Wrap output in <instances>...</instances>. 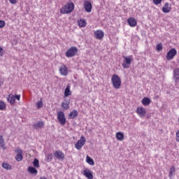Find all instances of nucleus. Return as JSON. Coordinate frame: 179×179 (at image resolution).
<instances>
[{
    "mask_svg": "<svg viewBox=\"0 0 179 179\" xmlns=\"http://www.w3.org/2000/svg\"><path fill=\"white\" fill-rule=\"evenodd\" d=\"M75 10V4L72 1L67 2L64 6L60 9V13L62 15H69Z\"/></svg>",
    "mask_w": 179,
    "mask_h": 179,
    "instance_id": "1",
    "label": "nucleus"
},
{
    "mask_svg": "<svg viewBox=\"0 0 179 179\" xmlns=\"http://www.w3.org/2000/svg\"><path fill=\"white\" fill-rule=\"evenodd\" d=\"M111 83L114 89H120L122 82L121 81V78H120V76L113 74L111 77Z\"/></svg>",
    "mask_w": 179,
    "mask_h": 179,
    "instance_id": "2",
    "label": "nucleus"
},
{
    "mask_svg": "<svg viewBox=\"0 0 179 179\" xmlns=\"http://www.w3.org/2000/svg\"><path fill=\"white\" fill-rule=\"evenodd\" d=\"M123 59L122 64V68H124V69H129V66H131V64H132V61H134V58L132 56H124Z\"/></svg>",
    "mask_w": 179,
    "mask_h": 179,
    "instance_id": "3",
    "label": "nucleus"
},
{
    "mask_svg": "<svg viewBox=\"0 0 179 179\" xmlns=\"http://www.w3.org/2000/svg\"><path fill=\"white\" fill-rule=\"evenodd\" d=\"M7 100L8 102H10V104H11V106H15L16 100L20 101V95H13L12 94H10L7 96Z\"/></svg>",
    "mask_w": 179,
    "mask_h": 179,
    "instance_id": "4",
    "label": "nucleus"
},
{
    "mask_svg": "<svg viewBox=\"0 0 179 179\" xmlns=\"http://www.w3.org/2000/svg\"><path fill=\"white\" fill-rule=\"evenodd\" d=\"M57 117L60 125L64 126L65 124H66V117H65V113H64V112L59 111L57 113Z\"/></svg>",
    "mask_w": 179,
    "mask_h": 179,
    "instance_id": "5",
    "label": "nucleus"
},
{
    "mask_svg": "<svg viewBox=\"0 0 179 179\" xmlns=\"http://www.w3.org/2000/svg\"><path fill=\"white\" fill-rule=\"evenodd\" d=\"M85 143H86V138L85 136H81L80 138L75 144L76 149H77V150H80V149L85 146Z\"/></svg>",
    "mask_w": 179,
    "mask_h": 179,
    "instance_id": "6",
    "label": "nucleus"
},
{
    "mask_svg": "<svg viewBox=\"0 0 179 179\" xmlns=\"http://www.w3.org/2000/svg\"><path fill=\"white\" fill-rule=\"evenodd\" d=\"M76 54H78V48L73 46L66 52V57H67V58H72V57H75Z\"/></svg>",
    "mask_w": 179,
    "mask_h": 179,
    "instance_id": "7",
    "label": "nucleus"
},
{
    "mask_svg": "<svg viewBox=\"0 0 179 179\" xmlns=\"http://www.w3.org/2000/svg\"><path fill=\"white\" fill-rule=\"evenodd\" d=\"M59 72L62 76H68L69 70L68 67L65 64H62L59 68Z\"/></svg>",
    "mask_w": 179,
    "mask_h": 179,
    "instance_id": "8",
    "label": "nucleus"
},
{
    "mask_svg": "<svg viewBox=\"0 0 179 179\" xmlns=\"http://www.w3.org/2000/svg\"><path fill=\"white\" fill-rule=\"evenodd\" d=\"M14 152L15 153H17L15 160H17V162H22V160H23V150L20 148H17Z\"/></svg>",
    "mask_w": 179,
    "mask_h": 179,
    "instance_id": "9",
    "label": "nucleus"
},
{
    "mask_svg": "<svg viewBox=\"0 0 179 179\" xmlns=\"http://www.w3.org/2000/svg\"><path fill=\"white\" fill-rule=\"evenodd\" d=\"M176 55H177V50L175 48H172L167 52L166 59H168V61H171Z\"/></svg>",
    "mask_w": 179,
    "mask_h": 179,
    "instance_id": "10",
    "label": "nucleus"
},
{
    "mask_svg": "<svg viewBox=\"0 0 179 179\" xmlns=\"http://www.w3.org/2000/svg\"><path fill=\"white\" fill-rule=\"evenodd\" d=\"M94 35L96 40H101L104 37V31L98 29L94 32Z\"/></svg>",
    "mask_w": 179,
    "mask_h": 179,
    "instance_id": "11",
    "label": "nucleus"
},
{
    "mask_svg": "<svg viewBox=\"0 0 179 179\" xmlns=\"http://www.w3.org/2000/svg\"><path fill=\"white\" fill-rule=\"evenodd\" d=\"M54 156L58 160H64L65 159V154L60 150H56L54 152Z\"/></svg>",
    "mask_w": 179,
    "mask_h": 179,
    "instance_id": "12",
    "label": "nucleus"
},
{
    "mask_svg": "<svg viewBox=\"0 0 179 179\" xmlns=\"http://www.w3.org/2000/svg\"><path fill=\"white\" fill-rule=\"evenodd\" d=\"M136 112L141 118H143L146 115V109L143 107H138Z\"/></svg>",
    "mask_w": 179,
    "mask_h": 179,
    "instance_id": "13",
    "label": "nucleus"
},
{
    "mask_svg": "<svg viewBox=\"0 0 179 179\" xmlns=\"http://www.w3.org/2000/svg\"><path fill=\"white\" fill-rule=\"evenodd\" d=\"M93 8V6H92V3L89 1H84V9L85 11H87L88 13H90L92 12V9Z\"/></svg>",
    "mask_w": 179,
    "mask_h": 179,
    "instance_id": "14",
    "label": "nucleus"
},
{
    "mask_svg": "<svg viewBox=\"0 0 179 179\" xmlns=\"http://www.w3.org/2000/svg\"><path fill=\"white\" fill-rule=\"evenodd\" d=\"M162 12L164 13H169V12H171V4L166 3L162 7Z\"/></svg>",
    "mask_w": 179,
    "mask_h": 179,
    "instance_id": "15",
    "label": "nucleus"
},
{
    "mask_svg": "<svg viewBox=\"0 0 179 179\" xmlns=\"http://www.w3.org/2000/svg\"><path fill=\"white\" fill-rule=\"evenodd\" d=\"M127 23L130 27H135L136 24H138V22H136V20L134 17H129L127 19Z\"/></svg>",
    "mask_w": 179,
    "mask_h": 179,
    "instance_id": "16",
    "label": "nucleus"
},
{
    "mask_svg": "<svg viewBox=\"0 0 179 179\" xmlns=\"http://www.w3.org/2000/svg\"><path fill=\"white\" fill-rule=\"evenodd\" d=\"M83 175L87 179H93V173L89 169H85L83 171Z\"/></svg>",
    "mask_w": 179,
    "mask_h": 179,
    "instance_id": "17",
    "label": "nucleus"
},
{
    "mask_svg": "<svg viewBox=\"0 0 179 179\" xmlns=\"http://www.w3.org/2000/svg\"><path fill=\"white\" fill-rule=\"evenodd\" d=\"M173 77L175 78L176 83H178L179 82V69H175L173 70Z\"/></svg>",
    "mask_w": 179,
    "mask_h": 179,
    "instance_id": "18",
    "label": "nucleus"
},
{
    "mask_svg": "<svg viewBox=\"0 0 179 179\" xmlns=\"http://www.w3.org/2000/svg\"><path fill=\"white\" fill-rule=\"evenodd\" d=\"M78 110H74L73 111L71 112L69 114V120H75V118H76V117H78Z\"/></svg>",
    "mask_w": 179,
    "mask_h": 179,
    "instance_id": "19",
    "label": "nucleus"
},
{
    "mask_svg": "<svg viewBox=\"0 0 179 179\" xmlns=\"http://www.w3.org/2000/svg\"><path fill=\"white\" fill-rule=\"evenodd\" d=\"M69 96H72V91H71L70 85H67L64 90V97H68Z\"/></svg>",
    "mask_w": 179,
    "mask_h": 179,
    "instance_id": "20",
    "label": "nucleus"
},
{
    "mask_svg": "<svg viewBox=\"0 0 179 179\" xmlns=\"http://www.w3.org/2000/svg\"><path fill=\"white\" fill-rule=\"evenodd\" d=\"M69 101L65 99L63 102H62V107L64 110H69Z\"/></svg>",
    "mask_w": 179,
    "mask_h": 179,
    "instance_id": "21",
    "label": "nucleus"
},
{
    "mask_svg": "<svg viewBox=\"0 0 179 179\" xmlns=\"http://www.w3.org/2000/svg\"><path fill=\"white\" fill-rule=\"evenodd\" d=\"M78 25L79 26V27H86V24H87V23H86V20H85V19H80L77 21Z\"/></svg>",
    "mask_w": 179,
    "mask_h": 179,
    "instance_id": "22",
    "label": "nucleus"
},
{
    "mask_svg": "<svg viewBox=\"0 0 179 179\" xmlns=\"http://www.w3.org/2000/svg\"><path fill=\"white\" fill-rule=\"evenodd\" d=\"M0 148L3 149V150H6V146L5 145V141L3 140V136L0 135Z\"/></svg>",
    "mask_w": 179,
    "mask_h": 179,
    "instance_id": "23",
    "label": "nucleus"
},
{
    "mask_svg": "<svg viewBox=\"0 0 179 179\" xmlns=\"http://www.w3.org/2000/svg\"><path fill=\"white\" fill-rule=\"evenodd\" d=\"M117 141H124V133L119 131L116 133Z\"/></svg>",
    "mask_w": 179,
    "mask_h": 179,
    "instance_id": "24",
    "label": "nucleus"
},
{
    "mask_svg": "<svg viewBox=\"0 0 179 179\" xmlns=\"http://www.w3.org/2000/svg\"><path fill=\"white\" fill-rule=\"evenodd\" d=\"M150 99L148 98V97H144L143 99H142V104L143 106H149V104H150Z\"/></svg>",
    "mask_w": 179,
    "mask_h": 179,
    "instance_id": "25",
    "label": "nucleus"
},
{
    "mask_svg": "<svg viewBox=\"0 0 179 179\" xmlns=\"http://www.w3.org/2000/svg\"><path fill=\"white\" fill-rule=\"evenodd\" d=\"M54 157V155L52 153H49L45 155V160L48 162H52V158Z\"/></svg>",
    "mask_w": 179,
    "mask_h": 179,
    "instance_id": "26",
    "label": "nucleus"
},
{
    "mask_svg": "<svg viewBox=\"0 0 179 179\" xmlns=\"http://www.w3.org/2000/svg\"><path fill=\"white\" fill-rule=\"evenodd\" d=\"M86 162L88 163L90 166H93L94 164V160L89 157V155L86 157Z\"/></svg>",
    "mask_w": 179,
    "mask_h": 179,
    "instance_id": "27",
    "label": "nucleus"
},
{
    "mask_svg": "<svg viewBox=\"0 0 179 179\" xmlns=\"http://www.w3.org/2000/svg\"><path fill=\"white\" fill-rule=\"evenodd\" d=\"M28 171L31 174H37V173H38L37 169H36V168H34L33 166H29Z\"/></svg>",
    "mask_w": 179,
    "mask_h": 179,
    "instance_id": "28",
    "label": "nucleus"
},
{
    "mask_svg": "<svg viewBox=\"0 0 179 179\" xmlns=\"http://www.w3.org/2000/svg\"><path fill=\"white\" fill-rule=\"evenodd\" d=\"M43 127H44L43 122H38V123H36L34 125V128L35 129H37L38 128H43Z\"/></svg>",
    "mask_w": 179,
    "mask_h": 179,
    "instance_id": "29",
    "label": "nucleus"
},
{
    "mask_svg": "<svg viewBox=\"0 0 179 179\" xmlns=\"http://www.w3.org/2000/svg\"><path fill=\"white\" fill-rule=\"evenodd\" d=\"M3 169H5L6 170H12V166L8 163L3 162L2 164Z\"/></svg>",
    "mask_w": 179,
    "mask_h": 179,
    "instance_id": "30",
    "label": "nucleus"
},
{
    "mask_svg": "<svg viewBox=\"0 0 179 179\" xmlns=\"http://www.w3.org/2000/svg\"><path fill=\"white\" fill-rule=\"evenodd\" d=\"M0 110L1 111L6 110V103L2 101H0Z\"/></svg>",
    "mask_w": 179,
    "mask_h": 179,
    "instance_id": "31",
    "label": "nucleus"
},
{
    "mask_svg": "<svg viewBox=\"0 0 179 179\" xmlns=\"http://www.w3.org/2000/svg\"><path fill=\"white\" fill-rule=\"evenodd\" d=\"M176 173V166H173L169 169V177H173V174Z\"/></svg>",
    "mask_w": 179,
    "mask_h": 179,
    "instance_id": "32",
    "label": "nucleus"
},
{
    "mask_svg": "<svg viewBox=\"0 0 179 179\" xmlns=\"http://www.w3.org/2000/svg\"><path fill=\"white\" fill-rule=\"evenodd\" d=\"M33 164L34 167H36V169H38V167H40V162L37 159H34Z\"/></svg>",
    "mask_w": 179,
    "mask_h": 179,
    "instance_id": "33",
    "label": "nucleus"
},
{
    "mask_svg": "<svg viewBox=\"0 0 179 179\" xmlns=\"http://www.w3.org/2000/svg\"><path fill=\"white\" fill-rule=\"evenodd\" d=\"M43 100H40V101H38V102L36 103V107L37 108H43Z\"/></svg>",
    "mask_w": 179,
    "mask_h": 179,
    "instance_id": "34",
    "label": "nucleus"
},
{
    "mask_svg": "<svg viewBox=\"0 0 179 179\" xmlns=\"http://www.w3.org/2000/svg\"><path fill=\"white\" fill-rule=\"evenodd\" d=\"M157 51H162L163 50V45L162 43H159L156 46Z\"/></svg>",
    "mask_w": 179,
    "mask_h": 179,
    "instance_id": "35",
    "label": "nucleus"
},
{
    "mask_svg": "<svg viewBox=\"0 0 179 179\" xmlns=\"http://www.w3.org/2000/svg\"><path fill=\"white\" fill-rule=\"evenodd\" d=\"M162 0H152L154 5H160L162 3Z\"/></svg>",
    "mask_w": 179,
    "mask_h": 179,
    "instance_id": "36",
    "label": "nucleus"
},
{
    "mask_svg": "<svg viewBox=\"0 0 179 179\" xmlns=\"http://www.w3.org/2000/svg\"><path fill=\"white\" fill-rule=\"evenodd\" d=\"M5 24L6 22L3 20H0V29H3V27H5Z\"/></svg>",
    "mask_w": 179,
    "mask_h": 179,
    "instance_id": "37",
    "label": "nucleus"
},
{
    "mask_svg": "<svg viewBox=\"0 0 179 179\" xmlns=\"http://www.w3.org/2000/svg\"><path fill=\"white\" fill-rule=\"evenodd\" d=\"M176 141L179 142V130L176 133Z\"/></svg>",
    "mask_w": 179,
    "mask_h": 179,
    "instance_id": "38",
    "label": "nucleus"
},
{
    "mask_svg": "<svg viewBox=\"0 0 179 179\" xmlns=\"http://www.w3.org/2000/svg\"><path fill=\"white\" fill-rule=\"evenodd\" d=\"M10 3L14 5L15 3H17V0H8Z\"/></svg>",
    "mask_w": 179,
    "mask_h": 179,
    "instance_id": "39",
    "label": "nucleus"
},
{
    "mask_svg": "<svg viewBox=\"0 0 179 179\" xmlns=\"http://www.w3.org/2000/svg\"><path fill=\"white\" fill-rule=\"evenodd\" d=\"M2 51H3V48L0 47V52H2Z\"/></svg>",
    "mask_w": 179,
    "mask_h": 179,
    "instance_id": "40",
    "label": "nucleus"
},
{
    "mask_svg": "<svg viewBox=\"0 0 179 179\" xmlns=\"http://www.w3.org/2000/svg\"><path fill=\"white\" fill-rule=\"evenodd\" d=\"M40 179H47L45 177H41Z\"/></svg>",
    "mask_w": 179,
    "mask_h": 179,
    "instance_id": "41",
    "label": "nucleus"
},
{
    "mask_svg": "<svg viewBox=\"0 0 179 179\" xmlns=\"http://www.w3.org/2000/svg\"><path fill=\"white\" fill-rule=\"evenodd\" d=\"M178 122H179V119H178Z\"/></svg>",
    "mask_w": 179,
    "mask_h": 179,
    "instance_id": "42",
    "label": "nucleus"
}]
</instances>
